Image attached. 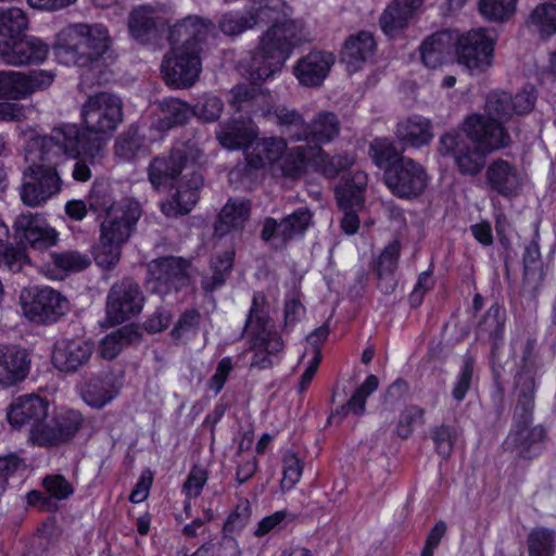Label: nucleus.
Masks as SVG:
<instances>
[{
  "label": "nucleus",
  "mask_w": 556,
  "mask_h": 556,
  "mask_svg": "<svg viewBox=\"0 0 556 556\" xmlns=\"http://www.w3.org/2000/svg\"><path fill=\"white\" fill-rule=\"evenodd\" d=\"M287 141L282 137H267L254 142L247 153V162L253 168H264L281 159Z\"/></svg>",
  "instance_id": "obj_35"
},
{
  "label": "nucleus",
  "mask_w": 556,
  "mask_h": 556,
  "mask_svg": "<svg viewBox=\"0 0 556 556\" xmlns=\"http://www.w3.org/2000/svg\"><path fill=\"white\" fill-rule=\"evenodd\" d=\"M456 36L443 30L429 36L420 47L421 60L427 67L435 68L444 63L455 46Z\"/></svg>",
  "instance_id": "obj_36"
},
{
  "label": "nucleus",
  "mask_w": 556,
  "mask_h": 556,
  "mask_svg": "<svg viewBox=\"0 0 556 556\" xmlns=\"http://www.w3.org/2000/svg\"><path fill=\"white\" fill-rule=\"evenodd\" d=\"M534 102L535 97L528 91L515 96L504 90L492 91L486 98L484 113L468 116L464 122V130L491 150L509 147L511 138L504 124L514 115L531 112Z\"/></svg>",
  "instance_id": "obj_3"
},
{
  "label": "nucleus",
  "mask_w": 556,
  "mask_h": 556,
  "mask_svg": "<svg viewBox=\"0 0 556 556\" xmlns=\"http://www.w3.org/2000/svg\"><path fill=\"white\" fill-rule=\"evenodd\" d=\"M395 136L404 147L421 148L433 138L432 124L421 115H413L397 123Z\"/></svg>",
  "instance_id": "obj_33"
},
{
  "label": "nucleus",
  "mask_w": 556,
  "mask_h": 556,
  "mask_svg": "<svg viewBox=\"0 0 556 556\" xmlns=\"http://www.w3.org/2000/svg\"><path fill=\"white\" fill-rule=\"evenodd\" d=\"M89 207L91 211L96 213H104L105 216L109 213L113 212L116 208H124L127 206V202H131L130 200H123L121 202H116L113 197L112 190L109 186L105 185H96L92 187L89 194Z\"/></svg>",
  "instance_id": "obj_53"
},
{
  "label": "nucleus",
  "mask_w": 556,
  "mask_h": 556,
  "mask_svg": "<svg viewBox=\"0 0 556 556\" xmlns=\"http://www.w3.org/2000/svg\"><path fill=\"white\" fill-rule=\"evenodd\" d=\"M73 126H56L49 135L31 137L25 148L28 165L22 173L18 188L21 201L29 207H39L62 190V178L58 167L68 157L79 154L94 155L100 141L92 140L86 146L78 140Z\"/></svg>",
  "instance_id": "obj_2"
},
{
  "label": "nucleus",
  "mask_w": 556,
  "mask_h": 556,
  "mask_svg": "<svg viewBox=\"0 0 556 556\" xmlns=\"http://www.w3.org/2000/svg\"><path fill=\"white\" fill-rule=\"evenodd\" d=\"M529 556H553L554 532L545 529H534L528 536Z\"/></svg>",
  "instance_id": "obj_62"
},
{
  "label": "nucleus",
  "mask_w": 556,
  "mask_h": 556,
  "mask_svg": "<svg viewBox=\"0 0 556 556\" xmlns=\"http://www.w3.org/2000/svg\"><path fill=\"white\" fill-rule=\"evenodd\" d=\"M257 136L255 124L245 118H230L219 125L216 138L219 143L230 150H239L249 146Z\"/></svg>",
  "instance_id": "obj_31"
},
{
  "label": "nucleus",
  "mask_w": 556,
  "mask_h": 556,
  "mask_svg": "<svg viewBox=\"0 0 556 556\" xmlns=\"http://www.w3.org/2000/svg\"><path fill=\"white\" fill-rule=\"evenodd\" d=\"M401 245L399 241L388 244L375 262V270L378 277V287L384 294H390L396 287L394 271L397 268Z\"/></svg>",
  "instance_id": "obj_38"
},
{
  "label": "nucleus",
  "mask_w": 556,
  "mask_h": 556,
  "mask_svg": "<svg viewBox=\"0 0 556 556\" xmlns=\"http://www.w3.org/2000/svg\"><path fill=\"white\" fill-rule=\"evenodd\" d=\"M315 163L320 167L323 174L328 178L338 176L341 172L349 169L354 164V156L343 153L330 156L321 148H315Z\"/></svg>",
  "instance_id": "obj_52"
},
{
  "label": "nucleus",
  "mask_w": 556,
  "mask_h": 556,
  "mask_svg": "<svg viewBox=\"0 0 556 556\" xmlns=\"http://www.w3.org/2000/svg\"><path fill=\"white\" fill-rule=\"evenodd\" d=\"M485 182L490 190L504 198L517 197L522 188V179L518 169L503 159L490 163L485 170Z\"/></svg>",
  "instance_id": "obj_26"
},
{
  "label": "nucleus",
  "mask_w": 556,
  "mask_h": 556,
  "mask_svg": "<svg viewBox=\"0 0 556 556\" xmlns=\"http://www.w3.org/2000/svg\"><path fill=\"white\" fill-rule=\"evenodd\" d=\"M383 181L394 197L410 201L425 193L430 176L422 164L406 156L384 170Z\"/></svg>",
  "instance_id": "obj_8"
},
{
  "label": "nucleus",
  "mask_w": 556,
  "mask_h": 556,
  "mask_svg": "<svg viewBox=\"0 0 556 556\" xmlns=\"http://www.w3.org/2000/svg\"><path fill=\"white\" fill-rule=\"evenodd\" d=\"M121 386L112 374H102L89 378L80 389L84 402L93 408H102L119 393Z\"/></svg>",
  "instance_id": "obj_30"
},
{
  "label": "nucleus",
  "mask_w": 556,
  "mask_h": 556,
  "mask_svg": "<svg viewBox=\"0 0 556 556\" xmlns=\"http://www.w3.org/2000/svg\"><path fill=\"white\" fill-rule=\"evenodd\" d=\"M505 320V308L495 303L485 312L478 323L476 336L480 340L491 342L492 353H494L498 342L503 339Z\"/></svg>",
  "instance_id": "obj_39"
},
{
  "label": "nucleus",
  "mask_w": 556,
  "mask_h": 556,
  "mask_svg": "<svg viewBox=\"0 0 556 556\" xmlns=\"http://www.w3.org/2000/svg\"><path fill=\"white\" fill-rule=\"evenodd\" d=\"M538 356L535 340L528 339L522 352L520 366L514 376L511 394L515 399L514 425H531L538 388Z\"/></svg>",
  "instance_id": "obj_6"
},
{
  "label": "nucleus",
  "mask_w": 556,
  "mask_h": 556,
  "mask_svg": "<svg viewBox=\"0 0 556 556\" xmlns=\"http://www.w3.org/2000/svg\"><path fill=\"white\" fill-rule=\"evenodd\" d=\"M213 30L214 25L211 21L197 15H189L169 28L168 40L172 47H181L187 50L195 48L201 51V45Z\"/></svg>",
  "instance_id": "obj_21"
},
{
  "label": "nucleus",
  "mask_w": 556,
  "mask_h": 556,
  "mask_svg": "<svg viewBox=\"0 0 556 556\" xmlns=\"http://www.w3.org/2000/svg\"><path fill=\"white\" fill-rule=\"evenodd\" d=\"M29 263L24 248L15 247L9 239H0V268L10 273H18Z\"/></svg>",
  "instance_id": "obj_55"
},
{
  "label": "nucleus",
  "mask_w": 556,
  "mask_h": 556,
  "mask_svg": "<svg viewBox=\"0 0 556 556\" xmlns=\"http://www.w3.org/2000/svg\"><path fill=\"white\" fill-rule=\"evenodd\" d=\"M84 417L78 410H66L58 415L50 424L40 421L30 428L29 440L37 447H58L71 441L80 430Z\"/></svg>",
  "instance_id": "obj_14"
},
{
  "label": "nucleus",
  "mask_w": 556,
  "mask_h": 556,
  "mask_svg": "<svg viewBox=\"0 0 556 556\" xmlns=\"http://www.w3.org/2000/svg\"><path fill=\"white\" fill-rule=\"evenodd\" d=\"M20 304L25 317L37 324L55 323L68 311L67 299L50 287L24 288Z\"/></svg>",
  "instance_id": "obj_10"
},
{
  "label": "nucleus",
  "mask_w": 556,
  "mask_h": 556,
  "mask_svg": "<svg viewBox=\"0 0 556 556\" xmlns=\"http://www.w3.org/2000/svg\"><path fill=\"white\" fill-rule=\"evenodd\" d=\"M412 17L409 10L403 9L397 1L393 0L384 9L379 18V23L386 35L395 36L408 25Z\"/></svg>",
  "instance_id": "obj_49"
},
{
  "label": "nucleus",
  "mask_w": 556,
  "mask_h": 556,
  "mask_svg": "<svg viewBox=\"0 0 556 556\" xmlns=\"http://www.w3.org/2000/svg\"><path fill=\"white\" fill-rule=\"evenodd\" d=\"M160 126L169 129L184 125L193 115L192 108L178 98H165L159 102Z\"/></svg>",
  "instance_id": "obj_45"
},
{
  "label": "nucleus",
  "mask_w": 556,
  "mask_h": 556,
  "mask_svg": "<svg viewBox=\"0 0 556 556\" xmlns=\"http://www.w3.org/2000/svg\"><path fill=\"white\" fill-rule=\"evenodd\" d=\"M202 185L201 174L194 169L185 173L177 180L176 192L170 200L162 204V212L168 217L189 213L199 200V190Z\"/></svg>",
  "instance_id": "obj_23"
},
{
  "label": "nucleus",
  "mask_w": 556,
  "mask_h": 556,
  "mask_svg": "<svg viewBox=\"0 0 556 556\" xmlns=\"http://www.w3.org/2000/svg\"><path fill=\"white\" fill-rule=\"evenodd\" d=\"M376 49V41L371 33L358 31L351 35L344 42L341 51V62L346 65L350 73L358 71Z\"/></svg>",
  "instance_id": "obj_32"
},
{
  "label": "nucleus",
  "mask_w": 556,
  "mask_h": 556,
  "mask_svg": "<svg viewBox=\"0 0 556 556\" xmlns=\"http://www.w3.org/2000/svg\"><path fill=\"white\" fill-rule=\"evenodd\" d=\"M341 130V122L338 115L329 111H320L308 123L307 142H313L314 148L333 141Z\"/></svg>",
  "instance_id": "obj_37"
},
{
  "label": "nucleus",
  "mask_w": 556,
  "mask_h": 556,
  "mask_svg": "<svg viewBox=\"0 0 556 556\" xmlns=\"http://www.w3.org/2000/svg\"><path fill=\"white\" fill-rule=\"evenodd\" d=\"M315 148L298 146L289 150L282 159L281 172L285 177L298 178L306 168L308 159H314Z\"/></svg>",
  "instance_id": "obj_50"
},
{
  "label": "nucleus",
  "mask_w": 556,
  "mask_h": 556,
  "mask_svg": "<svg viewBox=\"0 0 556 556\" xmlns=\"http://www.w3.org/2000/svg\"><path fill=\"white\" fill-rule=\"evenodd\" d=\"M431 439L438 450L451 452L462 448L463 438L460 430L453 425H441L431 430Z\"/></svg>",
  "instance_id": "obj_59"
},
{
  "label": "nucleus",
  "mask_w": 556,
  "mask_h": 556,
  "mask_svg": "<svg viewBox=\"0 0 556 556\" xmlns=\"http://www.w3.org/2000/svg\"><path fill=\"white\" fill-rule=\"evenodd\" d=\"M201 71L200 49L195 48L187 50L181 47H172L161 64V74L165 84L176 89L192 87L198 81Z\"/></svg>",
  "instance_id": "obj_12"
},
{
  "label": "nucleus",
  "mask_w": 556,
  "mask_h": 556,
  "mask_svg": "<svg viewBox=\"0 0 556 556\" xmlns=\"http://www.w3.org/2000/svg\"><path fill=\"white\" fill-rule=\"evenodd\" d=\"M274 115L282 135L292 141H307L308 123L299 111L278 106Z\"/></svg>",
  "instance_id": "obj_41"
},
{
  "label": "nucleus",
  "mask_w": 556,
  "mask_h": 556,
  "mask_svg": "<svg viewBox=\"0 0 556 556\" xmlns=\"http://www.w3.org/2000/svg\"><path fill=\"white\" fill-rule=\"evenodd\" d=\"M241 336L251 341V349H263L269 355H274L283 349L281 338L274 330L268 315L267 300L262 292H256L253 295Z\"/></svg>",
  "instance_id": "obj_11"
},
{
  "label": "nucleus",
  "mask_w": 556,
  "mask_h": 556,
  "mask_svg": "<svg viewBox=\"0 0 556 556\" xmlns=\"http://www.w3.org/2000/svg\"><path fill=\"white\" fill-rule=\"evenodd\" d=\"M224 109L223 101L212 94H205L192 108L193 115L204 122H215L220 117Z\"/></svg>",
  "instance_id": "obj_64"
},
{
  "label": "nucleus",
  "mask_w": 556,
  "mask_h": 556,
  "mask_svg": "<svg viewBox=\"0 0 556 556\" xmlns=\"http://www.w3.org/2000/svg\"><path fill=\"white\" fill-rule=\"evenodd\" d=\"M311 220L312 214L305 207L298 208L280 222L273 217H267L263 223L261 238L265 242L270 243L275 249H281L291 240L303 236Z\"/></svg>",
  "instance_id": "obj_16"
},
{
  "label": "nucleus",
  "mask_w": 556,
  "mask_h": 556,
  "mask_svg": "<svg viewBox=\"0 0 556 556\" xmlns=\"http://www.w3.org/2000/svg\"><path fill=\"white\" fill-rule=\"evenodd\" d=\"M378 378L375 375H369L353 393L348 403L331 414L328 421L331 422L337 416L343 417L349 412L355 415H363L365 413L367 397L378 389Z\"/></svg>",
  "instance_id": "obj_47"
},
{
  "label": "nucleus",
  "mask_w": 556,
  "mask_h": 556,
  "mask_svg": "<svg viewBox=\"0 0 556 556\" xmlns=\"http://www.w3.org/2000/svg\"><path fill=\"white\" fill-rule=\"evenodd\" d=\"M539 233L526 245L522 255L523 277L522 293L530 299H535L540 293L545 278V269L541 260Z\"/></svg>",
  "instance_id": "obj_29"
},
{
  "label": "nucleus",
  "mask_w": 556,
  "mask_h": 556,
  "mask_svg": "<svg viewBox=\"0 0 556 556\" xmlns=\"http://www.w3.org/2000/svg\"><path fill=\"white\" fill-rule=\"evenodd\" d=\"M369 154L376 166L383 169V172L404 157L397 151L394 142L388 138L374 139L369 146Z\"/></svg>",
  "instance_id": "obj_51"
},
{
  "label": "nucleus",
  "mask_w": 556,
  "mask_h": 556,
  "mask_svg": "<svg viewBox=\"0 0 556 556\" xmlns=\"http://www.w3.org/2000/svg\"><path fill=\"white\" fill-rule=\"evenodd\" d=\"M528 23L534 27L542 37H551L556 33V4L542 3L535 7L529 16Z\"/></svg>",
  "instance_id": "obj_54"
},
{
  "label": "nucleus",
  "mask_w": 556,
  "mask_h": 556,
  "mask_svg": "<svg viewBox=\"0 0 556 556\" xmlns=\"http://www.w3.org/2000/svg\"><path fill=\"white\" fill-rule=\"evenodd\" d=\"M113 39L101 23H76L63 28L53 45L54 55L64 65L90 67L111 52Z\"/></svg>",
  "instance_id": "obj_4"
},
{
  "label": "nucleus",
  "mask_w": 556,
  "mask_h": 556,
  "mask_svg": "<svg viewBox=\"0 0 556 556\" xmlns=\"http://www.w3.org/2000/svg\"><path fill=\"white\" fill-rule=\"evenodd\" d=\"M202 151L192 142L174 147L168 155L154 157L148 168L149 180L155 189L173 186L185 173H190L192 164L200 160Z\"/></svg>",
  "instance_id": "obj_9"
},
{
  "label": "nucleus",
  "mask_w": 556,
  "mask_h": 556,
  "mask_svg": "<svg viewBox=\"0 0 556 556\" xmlns=\"http://www.w3.org/2000/svg\"><path fill=\"white\" fill-rule=\"evenodd\" d=\"M205 556H241V549L237 540L225 532L219 538H214L201 546Z\"/></svg>",
  "instance_id": "obj_61"
},
{
  "label": "nucleus",
  "mask_w": 556,
  "mask_h": 556,
  "mask_svg": "<svg viewBox=\"0 0 556 556\" xmlns=\"http://www.w3.org/2000/svg\"><path fill=\"white\" fill-rule=\"evenodd\" d=\"M457 60L471 74H481L492 65L494 39L486 29H472L455 40Z\"/></svg>",
  "instance_id": "obj_13"
},
{
  "label": "nucleus",
  "mask_w": 556,
  "mask_h": 556,
  "mask_svg": "<svg viewBox=\"0 0 556 556\" xmlns=\"http://www.w3.org/2000/svg\"><path fill=\"white\" fill-rule=\"evenodd\" d=\"M15 240L35 250H47L58 242V232L38 213L24 212L13 223Z\"/></svg>",
  "instance_id": "obj_17"
},
{
  "label": "nucleus",
  "mask_w": 556,
  "mask_h": 556,
  "mask_svg": "<svg viewBox=\"0 0 556 556\" xmlns=\"http://www.w3.org/2000/svg\"><path fill=\"white\" fill-rule=\"evenodd\" d=\"M55 75L50 71L35 70L29 73L20 72V87L22 99L49 88L54 81Z\"/></svg>",
  "instance_id": "obj_57"
},
{
  "label": "nucleus",
  "mask_w": 556,
  "mask_h": 556,
  "mask_svg": "<svg viewBox=\"0 0 556 556\" xmlns=\"http://www.w3.org/2000/svg\"><path fill=\"white\" fill-rule=\"evenodd\" d=\"M167 8L164 4H140L129 12L128 28L131 37L147 45L155 39L167 25Z\"/></svg>",
  "instance_id": "obj_18"
},
{
  "label": "nucleus",
  "mask_w": 556,
  "mask_h": 556,
  "mask_svg": "<svg viewBox=\"0 0 556 556\" xmlns=\"http://www.w3.org/2000/svg\"><path fill=\"white\" fill-rule=\"evenodd\" d=\"M28 28V17L20 8H10L0 13V50L23 36Z\"/></svg>",
  "instance_id": "obj_42"
},
{
  "label": "nucleus",
  "mask_w": 556,
  "mask_h": 556,
  "mask_svg": "<svg viewBox=\"0 0 556 556\" xmlns=\"http://www.w3.org/2000/svg\"><path fill=\"white\" fill-rule=\"evenodd\" d=\"M90 264V257L79 251L53 252L50 254V261L46 264V273L51 278L63 279L68 274L88 268Z\"/></svg>",
  "instance_id": "obj_34"
},
{
  "label": "nucleus",
  "mask_w": 556,
  "mask_h": 556,
  "mask_svg": "<svg viewBox=\"0 0 556 556\" xmlns=\"http://www.w3.org/2000/svg\"><path fill=\"white\" fill-rule=\"evenodd\" d=\"M336 58L331 52L311 51L294 66V75L305 87H319L328 76Z\"/></svg>",
  "instance_id": "obj_27"
},
{
  "label": "nucleus",
  "mask_w": 556,
  "mask_h": 556,
  "mask_svg": "<svg viewBox=\"0 0 556 556\" xmlns=\"http://www.w3.org/2000/svg\"><path fill=\"white\" fill-rule=\"evenodd\" d=\"M139 217L138 203L127 202L126 207L116 208L104 216L100 225V236L125 244L130 238Z\"/></svg>",
  "instance_id": "obj_24"
},
{
  "label": "nucleus",
  "mask_w": 556,
  "mask_h": 556,
  "mask_svg": "<svg viewBox=\"0 0 556 556\" xmlns=\"http://www.w3.org/2000/svg\"><path fill=\"white\" fill-rule=\"evenodd\" d=\"M367 185V175L362 170L349 174L336 188V198L340 208L363 207V192Z\"/></svg>",
  "instance_id": "obj_40"
},
{
  "label": "nucleus",
  "mask_w": 556,
  "mask_h": 556,
  "mask_svg": "<svg viewBox=\"0 0 556 556\" xmlns=\"http://www.w3.org/2000/svg\"><path fill=\"white\" fill-rule=\"evenodd\" d=\"M530 425H514V429L508 434L505 444L507 448L528 451L535 447L545 437V430L541 426L529 428Z\"/></svg>",
  "instance_id": "obj_48"
},
{
  "label": "nucleus",
  "mask_w": 556,
  "mask_h": 556,
  "mask_svg": "<svg viewBox=\"0 0 556 556\" xmlns=\"http://www.w3.org/2000/svg\"><path fill=\"white\" fill-rule=\"evenodd\" d=\"M292 8L283 0H253L245 11L225 13L219 29L238 36L260 23H271L251 53L248 67L253 79H267L279 72L293 49L308 40L302 20L292 18Z\"/></svg>",
  "instance_id": "obj_1"
},
{
  "label": "nucleus",
  "mask_w": 556,
  "mask_h": 556,
  "mask_svg": "<svg viewBox=\"0 0 556 556\" xmlns=\"http://www.w3.org/2000/svg\"><path fill=\"white\" fill-rule=\"evenodd\" d=\"M249 74L251 75L250 72ZM250 79L253 81V84H240L235 86L230 91V104L237 111L250 110L252 108L253 101L261 94L260 89L255 86V83L260 81L261 79H253L251 76Z\"/></svg>",
  "instance_id": "obj_63"
},
{
  "label": "nucleus",
  "mask_w": 556,
  "mask_h": 556,
  "mask_svg": "<svg viewBox=\"0 0 556 556\" xmlns=\"http://www.w3.org/2000/svg\"><path fill=\"white\" fill-rule=\"evenodd\" d=\"M212 457H199L194 460L193 466L184 483V490L188 496L198 497L208 478V467Z\"/></svg>",
  "instance_id": "obj_56"
},
{
  "label": "nucleus",
  "mask_w": 556,
  "mask_h": 556,
  "mask_svg": "<svg viewBox=\"0 0 556 556\" xmlns=\"http://www.w3.org/2000/svg\"><path fill=\"white\" fill-rule=\"evenodd\" d=\"M49 404L42 397L35 394H26L15 399L7 409V418L13 428L25 425L35 427L45 421L48 416Z\"/></svg>",
  "instance_id": "obj_25"
},
{
  "label": "nucleus",
  "mask_w": 556,
  "mask_h": 556,
  "mask_svg": "<svg viewBox=\"0 0 556 556\" xmlns=\"http://www.w3.org/2000/svg\"><path fill=\"white\" fill-rule=\"evenodd\" d=\"M144 296L140 286L130 278L112 285L106 296V315L112 325H118L138 315Z\"/></svg>",
  "instance_id": "obj_15"
},
{
  "label": "nucleus",
  "mask_w": 556,
  "mask_h": 556,
  "mask_svg": "<svg viewBox=\"0 0 556 556\" xmlns=\"http://www.w3.org/2000/svg\"><path fill=\"white\" fill-rule=\"evenodd\" d=\"M121 244L112 239L103 236L99 237V241L93 249V257L97 265L102 268L110 269L114 267L121 258Z\"/></svg>",
  "instance_id": "obj_58"
},
{
  "label": "nucleus",
  "mask_w": 556,
  "mask_h": 556,
  "mask_svg": "<svg viewBox=\"0 0 556 556\" xmlns=\"http://www.w3.org/2000/svg\"><path fill=\"white\" fill-rule=\"evenodd\" d=\"M49 52L48 45L34 36H21L0 50V59L9 65L22 66L42 63Z\"/></svg>",
  "instance_id": "obj_22"
},
{
  "label": "nucleus",
  "mask_w": 556,
  "mask_h": 556,
  "mask_svg": "<svg viewBox=\"0 0 556 556\" xmlns=\"http://www.w3.org/2000/svg\"><path fill=\"white\" fill-rule=\"evenodd\" d=\"M140 337L141 334L138 328L132 325L124 326L101 340L99 353L102 358L111 361L115 358L125 346L138 342Z\"/></svg>",
  "instance_id": "obj_44"
},
{
  "label": "nucleus",
  "mask_w": 556,
  "mask_h": 556,
  "mask_svg": "<svg viewBox=\"0 0 556 556\" xmlns=\"http://www.w3.org/2000/svg\"><path fill=\"white\" fill-rule=\"evenodd\" d=\"M143 139L135 128L121 134L114 144V153L122 160H132L142 148Z\"/></svg>",
  "instance_id": "obj_60"
},
{
  "label": "nucleus",
  "mask_w": 556,
  "mask_h": 556,
  "mask_svg": "<svg viewBox=\"0 0 556 556\" xmlns=\"http://www.w3.org/2000/svg\"><path fill=\"white\" fill-rule=\"evenodd\" d=\"M30 368V356L16 345L0 346V384L11 387L23 381Z\"/></svg>",
  "instance_id": "obj_28"
},
{
  "label": "nucleus",
  "mask_w": 556,
  "mask_h": 556,
  "mask_svg": "<svg viewBox=\"0 0 556 556\" xmlns=\"http://www.w3.org/2000/svg\"><path fill=\"white\" fill-rule=\"evenodd\" d=\"M235 252L226 250L215 254L211 260V276H204L201 286L205 291L212 292L224 286L233 264Z\"/></svg>",
  "instance_id": "obj_46"
},
{
  "label": "nucleus",
  "mask_w": 556,
  "mask_h": 556,
  "mask_svg": "<svg viewBox=\"0 0 556 556\" xmlns=\"http://www.w3.org/2000/svg\"><path fill=\"white\" fill-rule=\"evenodd\" d=\"M250 215V206L245 201H228L219 213L215 224V233L224 236L231 230L243 227Z\"/></svg>",
  "instance_id": "obj_43"
},
{
  "label": "nucleus",
  "mask_w": 556,
  "mask_h": 556,
  "mask_svg": "<svg viewBox=\"0 0 556 556\" xmlns=\"http://www.w3.org/2000/svg\"><path fill=\"white\" fill-rule=\"evenodd\" d=\"M94 343L83 337L62 338L54 343L53 366L62 372L74 374L89 364Z\"/></svg>",
  "instance_id": "obj_19"
},
{
  "label": "nucleus",
  "mask_w": 556,
  "mask_h": 556,
  "mask_svg": "<svg viewBox=\"0 0 556 556\" xmlns=\"http://www.w3.org/2000/svg\"><path fill=\"white\" fill-rule=\"evenodd\" d=\"M465 132L444 134L440 138L438 150L443 157L453 159L460 175L473 177L482 170L488 153L493 150L466 130Z\"/></svg>",
  "instance_id": "obj_7"
},
{
  "label": "nucleus",
  "mask_w": 556,
  "mask_h": 556,
  "mask_svg": "<svg viewBox=\"0 0 556 556\" xmlns=\"http://www.w3.org/2000/svg\"><path fill=\"white\" fill-rule=\"evenodd\" d=\"M189 262L176 256H166L152 261L149 264V275L154 283L153 290L167 293L172 289L178 290L188 283Z\"/></svg>",
  "instance_id": "obj_20"
},
{
  "label": "nucleus",
  "mask_w": 556,
  "mask_h": 556,
  "mask_svg": "<svg viewBox=\"0 0 556 556\" xmlns=\"http://www.w3.org/2000/svg\"><path fill=\"white\" fill-rule=\"evenodd\" d=\"M85 129L81 130L75 124H62L61 126H73L78 131V140L86 146L92 140L100 141L98 154L86 155L93 161L103 156L108 137L116 130L123 122L122 99L113 93L99 92L90 96L81 109Z\"/></svg>",
  "instance_id": "obj_5"
}]
</instances>
